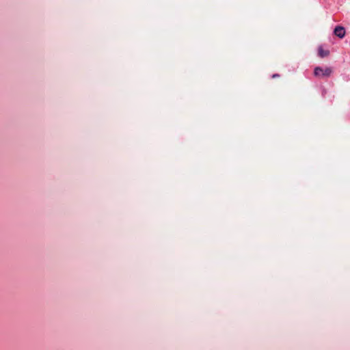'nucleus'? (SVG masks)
<instances>
[{"instance_id": "nucleus-3", "label": "nucleus", "mask_w": 350, "mask_h": 350, "mask_svg": "<svg viewBox=\"0 0 350 350\" xmlns=\"http://www.w3.org/2000/svg\"><path fill=\"white\" fill-rule=\"evenodd\" d=\"M319 56L321 57H325L329 55V51L328 50H324L321 46L318 49Z\"/></svg>"}, {"instance_id": "nucleus-4", "label": "nucleus", "mask_w": 350, "mask_h": 350, "mask_svg": "<svg viewBox=\"0 0 350 350\" xmlns=\"http://www.w3.org/2000/svg\"><path fill=\"white\" fill-rule=\"evenodd\" d=\"M278 77H279V75H278V74H274V75L272 76V77H273V78Z\"/></svg>"}, {"instance_id": "nucleus-1", "label": "nucleus", "mask_w": 350, "mask_h": 350, "mask_svg": "<svg viewBox=\"0 0 350 350\" xmlns=\"http://www.w3.org/2000/svg\"><path fill=\"white\" fill-rule=\"evenodd\" d=\"M332 70L331 68L326 67L323 68L322 67L317 66L314 70V75L317 77H328L331 75Z\"/></svg>"}, {"instance_id": "nucleus-2", "label": "nucleus", "mask_w": 350, "mask_h": 350, "mask_svg": "<svg viewBox=\"0 0 350 350\" xmlns=\"http://www.w3.org/2000/svg\"><path fill=\"white\" fill-rule=\"evenodd\" d=\"M334 34L340 38H343L345 36V29L343 27L336 26L334 31Z\"/></svg>"}]
</instances>
